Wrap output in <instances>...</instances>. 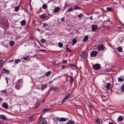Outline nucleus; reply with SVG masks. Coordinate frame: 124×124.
I'll list each match as a JSON object with an SVG mask.
<instances>
[{
  "mask_svg": "<svg viewBox=\"0 0 124 124\" xmlns=\"http://www.w3.org/2000/svg\"><path fill=\"white\" fill-rule=\"evenodd\" d=\"M23 83V80L22 79H19L17 83L15 85V88L17 90L20 89Z\"/></svg>",
  "mask_w": 124,
  "mask_h": 124,
  "instance_id": "f257e3e1",
  "label": "nucleus"
},
{
  "mask_svg": "<svg viewBox=\"0 0 124 124\" xmlns=\"http://www.w3.org/2000/svg\"><path fill=\"white\" fill-rule=\"evenodd\" d=\"M93 68L95 70H99L101 67L100 65L99 64H93L92 66Z\"/></svg>",
  "mask_w": 124,
  "mask_h": 124,
  "instance_id": "f03ea898",
  "label": "nucleus"
},
{
  "mask_svg": "<svg viewBox=\"0 0 124 124\" xmlns=\"http://www.w3.org/2000/svg\"><path fill=\"white\" fill-rule=\"evenodd\" d=\"M97 48L99 51L103 50L106 49L105 46L103 45H99L97 47Z\"/></svg>",
  "mask_w": 124,
  "mask_h": 124,
  "instance_id": "7ed1b4c3",
  "label": "nucleus"
},
{
  "mask_svg": "<svg viewBox=\"0 0 124 124\" xmlns=\"http://www.w3.org/2000/svg\"><path fill=\"white\" fill-rule=\"evenodd\" d=\"M98 52L97 51H92L91 52L90 54V56L92 57H95L97 55Z\"/></svg>",
  "mask_w": 124,
  "mask_h": 124,
  "instance_id": "20e7f679",
  "label": "nucleus"
},
{
  "mask_svg": "<svg viewBox=\"0 0 124 124\" xmlns=\"http://www.w3.org/2000/svg\"><path fill=\"white\" fill-rule=\"evenodd\" d=\"M12 93V90L11 88H9L8 90H6V95H9Z\"/></svg>",
  "mask_w": 124,
  "mask_h": 124,
  "instance_id": "39448f33",
  "label": "nucleus"
},
{
  "mask_svg": "<svg viewBox=\"0 0 124 124\" xmlns=\"http://www.w3.org/2000/svg\"><path fill=\"white\" fill-rule=\"evenodd\" d=\"M2 106L3 108L5 109H7L8 107L7 103L6 102H4L3 103Z\"/></svg>",
  "mask_w": 124,
  "mask_h": 124,
  "instance_id": "423d86ee",
  "label": "nucleus"
},
{
  "mask_svg": "<svg viewBox=\"0 0 124 124\" xmlns=\"http://www.w3.org/2000/svg\"><path fill=\"white\" fill-rule=\"evenodd\" d=\"M97 27L95 25H93L92 26V29L93 31H95L97 30Z\"/></svg>",
  "mask_w": 124,
  "mask_h": 124,
  "instance_id": "0eeeda50",
  "label": "nucleus"
},
{
  "mask_svg": "<svg viewBox=\"0 0 124 124\" xmlns=\"http://www.w3.org/2000/svg\"><path fill=\"white\" fill-rule=\"evenodd\" d=\"M39 16L41 19H44L45 18L47 17V16L46 14H44L40 15H39Z\"/></svg>",
  "mask_w": 124,
  "mask_h": 124,
  "instance_id": "6e6552de",
  "label": "nucleus"
},
{
  "mask_svg": "<svg viewBox=\"0 0 124 124\" xmlns=\"http://www.w3.org/2000/svg\"><path fill=\"white\" fill-rule=\"evenodd\" d=\"M46 121L44 119H41L39 122V124H46Z\"/></svg>",
  "mask_w": 124,
  "mask_h": 124,
  "instance_id": "1a4fd4ad",
  "label": "nucleus"
},
{
  "mask_svg": "<svg viewBox=\"0 0 124 124\" xmlns=\"http://www.w3.org/2000/svg\"><path fill=\"white\" fill-rule=\"evenodd\" d=\"M70 78V79H69V81L70 83L71 84H72L74 82V79L72 76H70L69 77Z\"/></svg>",
  "mask_w": 124,
  "mask_h": 124,
  "instance_id": "9d476101",
  "label": "nucleus"
},
{
  "mask_svg": "<svg viewBox=\"0 0 124 124\" xmlns=\"http://www.w3.org/2000/svg\"><path fill=\"white\" fill-rule=\"evenodd\" d=\"M2 72L3 73H9V71L5 69H3L2 70Z\"/></svg>",
  "mask_w": 124,
  "mask_h": 124,
  "instance_id": "9b49d317",
  "label": "nucleus"
},
{
  "mask_svg": "<svg viewBox=\"0 0 124 124\" xmlns=\"http://www.w3.org/2000/svg\"><path fill=\"white\" fill-rule=\"evenodd\" d=\"M59 120L60 122H65L67 121V119L66 118L62 117L59 119Z\"/></svg>",
  "mask_w": 124,
  "mask_h": 124,
  "instance_id": "f8f14e48",
  "label": "nucleus"
},
{
  "mask_svg": "<svg viewBox=\"0 0 124 124\" xmlns=\"http://www.w3.org/2000/svg\"><path fill=\"white\" fill-rule=\"evenodd\" d=\"M26 23V21L25 20H23L20 22V24L22 26H24Z\"/></svg>",
  "mask_w": 124,
  "mask_h": 124,
  "instance_id": "ddd939ff",
  "label": "nucleus"
},
{
  "mask_svg": "<svg viewBox=\"0 0 124 124\" xmlns=\"http://www.w3.org/2000/svg\"><path fill=\"white\" fill-rule=\"evenodd\" d=\"M123 120V117L121 116H118L117 119V120L119 122H121Z\"/></svg>",
  "mask_w": 124,
  "mask_h": 124,
  "instance_id": "4468645a",
  "label": "nucleus"
},
{
  "mask_svg": "<svg viewBox=\"0 0 124 124\" xmlns=\"http://www.w3.org/2000/svg\"><path fill=\"white\" fill-rule=\"evenodd\" d=\"M60 10V8L59 7H57L55 8L54 9L53 12L57 13Z\"/></svg>",
  "mask_w": 124,
  "mask_h": 124,
  "instance_id": "2eb2a0df",
  "label": "nucleus"
},
{
  "mask_svg": "<svg viewBox=\"0 0 124 124\" xmlns=\"http://www.w3.org/2000/svg\"><path fill=\"white\" fill-rule=\"evenodd\" d=\"M0 117L2 119L4 120H5L6 119V116L3 115H1L0 116Z\"/></svg>",
  "mask_w": 124,
  "mask_h": 124,
  "instance_id": "dca6fc26",
  "label": "nucleus"
},
{
  "mask_svg": "<svg viewBox=\"0 0 124 124\" xmlns=\"http://www.w3.org/2000/svg\"><path fill=\"white\" fill-rule=\"evenodd\" d=\"M79 55L82 58L84 57L85 55V52H82L80 53L79 54Z\"/></svg>",
  "mask_w": 124,
  "mask_h": 124,
  "instance_id": "f3484780",
  "label": "nucleus"
},
{
  "mask_svg": "<svg viewBox=\"0 0 124 124\" xmlns=\"http://www.w3.org/2000/svg\"><path fill=\"white\" fill-rule=\"evenodd\" d=\"M88 36L86 35L85 36L83 39V40L84 42H85L88 40Z\"/></svg>",
  "mask_w": 124,
  "mask_h": 124,
  "instance_id": "a211bd4d",
  "label": "nucleus"
},
{
  "mask_svg": "<svg viewBox=\"0 0 124 124\" xmlns=\"http://www.w3.org/2000/svg\"><path fill=\"white\" fill-rule=\"evenodd\" d=\"M118 81L119 82H121L124 81V79L120 77H118Z\"/></svg>",
  "mask_w": 124,
  "mask_h": 124,
  "instance_id": "6ab92c4d",
  "label": "nucleus"
},
{
  "mask_svg": "<svg viewBox=\"0 0 124 124\" xmlns=\"http://www.w3.org/2000/svg\"><path fill=\"white\" fill-rule=\"evenodd\" d=\"M47 86V85L46 84H45L42 85L41 87V89L42 90H43L46 88Z\"/></svg>",
  "mask_w": 124,
  "mask_h": 124,
  "instance_id": "aec40b11",
  "label": "nucleus"
},
{
  "mask_svg": "<svg viewBox=\"0 0 124 124\" xmlns=\"http://www.w3.org/2000/svg\"><path fill=\"white\" fill-rule=\"evenodd\" d=\"M42 8L44 9H46L47 8V4H44L42 6Z\"/></svg>",
  "mask_w": 124,
  "mask_h": 124,
  "instance_id": "412c9836",
  "label": "nucleus"
},
{
  "mask_svg": "<svg viewBox=\"0 0 124 124\" xmlns=\"http://www.w3.org/2000/svg\"><path fill=\"white\" fill-rule=\"evenodd\" d=\"M52 90L56 92H58L59 91V89L57 87H52Z\"/></svg>",
  "mask_w": 124,
  "mask_h": 124,
  "instance_id": "4be33fe9",
  "label": "nucleus"
},
{
  "mask_svg": "<svg viewBox=\"0 0 124 124\" xmlns=\"http://www.w3.org/2000/svg\"><path fill=\"white\" fill-rule=\"evenodd\" d=\"M5 62L3 60H1L0 61V66L2 67V66L3 64Z\"/></svg>",
  "mask_w": 124,
  "mask_h": 124,
  "instance_id": "5701e85b",
  "label": "nucleus"
},
{
  "mask_svg": "<svg viewBox=\"0 0 124 124\" xmlns=\"http://www.w3.org/2000/svg\"><path fill=\"white\" fill-rule=\"evenodd\" d=\"M14 8L15 9L14 11H16V12H17L20 9L19 7L18 6L17 7H15Z\"/></svg>",
  "mask_w": 124,
  "mask_h": 124,
  "instance_id": "b1692460",
  "label": "nucleus"
},
{
  "mask_svg": "<svg viewBox=\"0 0 124 124\" xmlns=\"http://www.w3.org/2000/svg\"><path fill=\"white\" fill-rule=\"evenodd\" d=\"M72 42H73L72 44L73 45H74L77 42V39H73Z\"/></svg>",
  "mask_w": 124,
  "mask_h": 124,
  "instance_id": "393cba45",
  "label": "nucleus"
},
{
  "mask_svg": "<svg viewBox=\"0 0 124 124\" xmlns=\"http://www.w3.org/2000/svg\"><path fill=\"white\" fill-rule=\"evenodd\" d=\"M107 11H112L113 10V9L111 8L108 7L107 8Z\"/></svg>",
  "mask_w": 124,
  "mask_h": 124,
  "instance_id": "a878e982",
  "label": "nucleus"
},
{
  "mask_svg": "<svg viewBox=\"0 0 124 124\" xmlns=\"http://www.w3.org/2000/svg\"><path fill=\"white\" fill-rule=\"evenodd\" d=\"M84 15L82 14H80L77 15V16L79 18H80L82 17Z\"/></svg>",
  "mask_w": 124,
  "mask_h": 124,
  "instance_id": "bb28decb",
  "label": "nucleus"
},
{
  "mask_svg": "<svg viewBox=\"0 0 124 124\" xmlns=\"http://www.w3.org/2000/svg\"><path fill=\"white\" fill-rule=\"evenodd\" d=\"M106 87L108 89H109L110 85V84L109 83H107L106 84Z\"/></svg>",
  "mask_w": 124,
  "mask_h": 124,
  "instance_id": "cd10ccee",
  "label": "nucleus"
},
{
  "mask_svg": "<svg viewBox=\"0 0 124 124\" xmlns=\"http://www.w3.org/2000/svg\"><path fill=\"white\" fill-rule=\"evenodd\" d=\"M66 124H74V122L73 121L71 120H70L68 122H67L66 123Z\"/></svg>",
  "mask_w": 124,
  "mask_h": 124,
  "instance_id": "c85d7f7f",
  "label": "nucleus"
},
{
  "mask_svg": "<svg viewBox=\"0 0 124 124\" xmlns=\"http://www.w3.org/2000/svg\"><path fill=\"white\" fill-rule=\"evenodd\" d=\"M6 90H1L0 91V92L3 93H4V95H6Z\"/></svg>",
  "mask_w": 124,
  "mask_h": 124,
  "instance_id": "c756f323",
  "label": "nucleus"
},
{
  "mask_svg": "<svg viewBox=\"0 0 124 124\" xmlns=\"http://www.w3.org/2000/svg\"><path fill=\"white\" fill-rule=\"evenodd\" d=\"M73 9L72 8H70L66 11V13H69V12L72 11L73 10Z\"/></svg>",
  "mask_w": 124,
  "mask_h": 124,
  "instance_id": "7c9ffc66",
  "label": "nucleus"
},
{
  "mask_svg": "<svg viewBox=\"0 0 124 124\" xmlns=\"http://www.w3.org/2000/svg\"><path fill=\"white\" fill-rule=\"evenodd\" d=\"M21 62V60L18 59V60H15V63H16V64H18L19 62Z\"/></svg>",
  "mask_w": 124,
  "mask_h": 124,
  "instance_id": "2f4dec72",
  "label": "nucleus"
},
{
  "mask_svg": "<svg viewBox=\"0 0 124 124\" xmlns=\"http://www.w3.org/2000/svg\"><path fill=\"white\" fill-rule=\"evenodd\" d=\"M70 97L69 94V93L67 95H66L65 97L64 98V100H66L69 97Z\"/></svg>",
  "mask_w": 124,
  "mask_h": 124,
  "instance_id": "473e14b6",
  "label": "nucleus"
},
{
  "mask_svg": "<svg viewBox=\"0 0 124 124\" xmlns=\"http://www.w3.org/2000/svg\"><path fill=\"white\" fill-rule=\"evenodd\" d=\"M58 46L59 47H62L63 46V44L62 43H59L58 44Z\"/></svg>",
  "mask_w": 124,
  "mask_h": 124,
  "instance_id": "72a5a7b5",
  "label": "nucleus"
},
{
  "mask_svg": "<svg viewBox=\"0 0 124 124\" xmlns=\"http://www.w3.org/2000/svg\"><path fill=\"white\" fill-rule=\"evenodd\" d=\"M40 41L42 43L44 44L46 42V40L44 39H42Z\"/></svg>",
  "mask_w": 124,
  "mask_h": 124,
  "instance_id": "f704fd0d",
  "label": "nucleus"
},
{
  "mask_svg": "<svg viewBox=\"0 0 124 124\" xmlns=\"http://www.w3.org/2000/svg\"><path fill=\"white\" fill-rule=\"evenodd\" d=\"M14 43L15 42L13 41H12L9 43L10 45L11 46H12L14 44Z\"/></svg>",
  "mask_w": 124,
  "mask_h": 124,
  "instance_id": "c9c22d12",
  "label": "nucleus"
},
{
  "mask_svg": "<svg viewBox=\"0 0 124 124\" xmlns=\"http://www.w3.org/2000/svg\"><path fill=\"white\" fill-rule=\"evenodd\" d=\"M73 9L76 10L79 9H80V8L79 7L77 6H76L73 8Z\"/></svg>",
  "mask_w": 124,
  "mask_h": 124,
  "instance_id": "e433bc0d",
  "label": "nucleus"
},
{
  "mask_svg": "<svg viewBox=\"0 0 124 124\" xmlns=\"http://www.w3.org/2000/svg\"><path fill=\"white\" fill-rule=\"evenodd\" d=\"M122 49L121 47H119L117 49L118 51L119 52H121L122 51Z\"/></svg>",
  "mask_w": 124,
  "mask_h": 124,
  "instance_id": "4c0bfd02",
  "label": "nucleus"
},
{
  "mask_svg": "<svg viewBox=\"0 0 124 124\" xmlns=\"http://www.w3.org/2000/svg\"><path fill=\"white\" fill-rule=\"evenodd\" d=\"M43 25L44 27H46L48 26V24L46 23H43Z\"/></svg>",
  "mask_w": 124,
  "mask_h": 124,
  "instance_id": "58836bf2",
  "label": "nucleus"
},
{
  "mask_svg": "<svg viewBox=\"0 0 124 124\" xmlns=\"http://www.w3.org/2000/svg\"><path fill=\"white\" fill-rule=\"evenodd\" d=\"M50 74V71H48L46 73L45 75L46 76H48Z\"/></svg>",
  "mask_w": 124,
  "mask_h": 124,
  "instance_id": "ea45409f",
  "label": "nucleus"
},
{
  "mask_svg": "<svg viewBox=\"0 0 124 124\" xmlns=\"http://www.w3.org/2000/svg\"><path fill=\"white\" fill-rule=\"evenodd\" d=\"M6 83L7 84H8V82H9L10 80L9 79V78H8L7 77H6Z\"/></svg>",
  "mask_w": 124,
  "mask_h": 124,
  "instance_id": "a19ab883",
  "label": "nucleus"
},
{
  "mask_svg": "<svg viewBox=\"0 0 124 124\" xmlns=\"http://www.w3.org/2000/svg\"><path fill=\"white\" fill-rule=\"evenodd\" d=\"M33 116H31L29 117V121H32V120Z\"/></svg>",
  "mask_w": 124,
  "mask_h": 124,
  "instance_id": "79ce46f5",
  "label": "nucleus"
},
{
  "mask_svg": "<svg viewBox=\"0 0 124 124\" xmlns=\"http://www.w3.org/2000/svg\"><path fill=\"white\" fill-rule=\"evenodd\" d=\"M111 70V69L110 68H107L105 69V70L106 71H109Z\"/></svg>",
  "mask_w": 124,
  "mask_h": 124,
  "instance_id": "37998d69",
  "label": "nucleus"
},
{
  "mask_svg": "<svg viewBox=\"0 0 124 124\" xmlns=\"http://www.w3.org/2000/svg\"><path fill=\"white\" fill-rule=\"evenodd\" d=\"M121 90L123 92H124V85H123L121 88Z\"/></svg>",
  "mask_w": 124,
  "mask_h": 124,
  "instance_id": "c03bdc74",
  "label": "nucleus"
},
{
  "mask_svg": "<svg viewBox=\"0 0 124 124\" xmlns=\"http://www.w3.org/2000/svg\"><path fill=\"white\" fill-rule=\"evenodd\" d=\"M29 24L26 25L25 26V28L26 29H28L29 27Z\"/></svg>",
  "mask_w": 124,
  "mask_h": 124,
  "instance_id": "a18cd8bd",
  "label": "nucleus"
},
{
  "mask_svg": "<svg viewBox=\"0 0 124 124\" xmlns=\"http://www.w3.org/2000/svg\"><path fill=\"white\" fill-rule=\"evenodd\" d=\"M48 109H46V108H44L42 110V111L43 112H45L47 110H48Z\"/></svg>",
  "mask_w": 124,
  "mask_h": 124,
  "instance_id": "49530a36",
  "label": "nucleus"
},
{
  "mask_svg": "<svg viewBox=\"0 0 124 124\" xmlns=\"http://www.w3.org/2000/svg\"><path fill=\"white\" fill-rule=\"evenodd\" d=\"M66 50L68 52H71L72 51V50L69 48H67Z\"/></svg>",
  "mask_w": 124,
  "mask_h": 124,
  "instance_id": "de8ad7c7",
  "label": "nucleus"
},
{
  "mask_svg": "<svg viewBox=\"0 0 124 124\" xmlns=\"http://www.w3.org/2000/svg\"><path fill=\"white\" fill-rule=\"evenodd\" d=\"M61 20L62 21V22H63L64 21V17H62L61 19Z\"/></svg>",
  "mask_w": 124,
  "mask_h": 124,
  "instance_id": "09e8293b",
  "label": "nucleus"
},
{
  "mask_svg": "<svg viewBox=\"0 0 124 124\" xmlns=\"http://www.w3.org/2000/svg\"><path fill=\"white\" fill-rule=\"evenodd\" d=\"M39 51H46V50H45L41 49L40 50H39Z\"/></svg>",
  "mask_w": 124,
  "mask_h": 124,
  "instance_id": "8fccbe9b",
  "label": "nucleus"
},
{
  "mask_svg": "<svg viewBox=\"0 0 124 124\" xmlns=\"http://www.w3.org/2000/svg\"><path fill=\"white\" fill-rule=\"evenodd\" d=\"M96 122L98 123H100L99 122V119L97 118V120L96 121Z\"/></svg>",
  "mask_w": 124,
  "mask_h": 124,
  "instance_id": "3c124183",
  "label": "nucleus"
},
{
  "mask_svg": "<svg viewBox=\"0 0 124 124\" xmlns=\"http://www.w3.org/2000/svg\"><path fill=\"white\" fill-rule=\"evenodd\" d=\"M3 99L1 98H0V103H1L2 102Z\"/></svg>",
  "mask_w": 124,
  "mask_h": 124,
  "instance_id": "603ef678",
  "label": "nucleus"
},
{
  "mask_svg": "<svg viewBox=\"0 0 124 124\" xmlns=\"http://www.w3.org/2000/svg\"><path fill=\"white\" fill-rule=\"evenodd\" d=\"M88 105L90 107V108H91V104L89 102L88 103Z\"/></svg>",
  "mask_w": 124,
  "mask_h": 124,
  "instance_id": "864d4df0",
  "label": "nucleus"
},
{
  "mask_svg": "<svg viewBox=\"0 0 124 124\" xmlns=\"http://www.w3.org/2000/svg\"><path fill=\"white\" fill-rule=\"evenodd\" d=\"M106 23L108 22L110 23H111V22L109 20H106Z\"/></svg>",
  "mask_w": 124,
  "mask_h": 124,
  "instance_id": "5fc2aeb1",
  "label": "nucleus"
},
{
  "mask_svg": "<svg viewBox=\"0 0 124 124\" xmlns=\"http://www.w3.org/2000/svg\"><path fill=\"white\" fill-rule=\"evenodd\" d=\"M36 22V20H33L32 21V23L33 24H34Z\"/></svg>",
  "mask_w": 124,
  "mask_h": 124,
  "instance_id": "6e6d98bb",
  "label": "nucleus"
},
{
  "mask_svg": "<svg viewBox=\"0 0 124 124\" xmlns=\"http://www.w3.org/2000/svg\"><path fill=\"white\" fill-rule=\"evenodd\" d=\"M30 39L31 40H33V38L32 37H31L30 38Z\"/></svg>",
  "mask_w": 124,
  "mask_h": 124,
  "instance_id": "4d7b16f0",
  "label": "nucleus"
},
{
  "mask_svg": "<svg viewBox=\"0 0 124 124\" xmlns=\"http://www.w3.org/2000/svg\"><path fill=\"white\" fill-rule=\"evenodd\" d=\"M25 107H23V108H24V112H27V110H26V109H25Z\"/></svg>",
  "mask_w": 124,
  "mask_h": 124,
  "instance_id": "13d9d810",
  "label": "nucleus"
},
{
  "mask_svg": "<svg viewBox=\"0 0 124 124\" xmlns=\"http://www.w3.org/2000/svg\"><path fill=\"white\" fill-rule=\"evenodd\" d=\"M14 61V60H10L9 62H13Z\"/></svg>",
  "mask_w": 124,
  "mask_h": 124,
  "instance_id": "bf43d9fd",
  "label": "nucleus"
},
{
  "mask_svg": "<svg viewBox=\"0 0 124 124\" xmlns=\"http://www.w3.org/2000/svg\"><path fill=\"white\" fill-rule=\"evenodd\" d=\"M57 62V61H55V64L57 65H59V63H57L56 62Z\"/></svg>",
  "mask_w": 124,
  "mask_h": 124,
  "instance_id": "052dcab7",
  "label": "nucleus"
},
{
  "mask_svg": "<svg viewBox=\"0 0 124 124\" xmlns=\"http://www.w3.org/2000/svg\"><path fill=\"white\" fill-rule=\"evenodd\" d=\"M65 100H64V99H63V100H62V103H64V101H65Z\"/></svg>",
  "mask_w": 124,
  "mask_h": 124,
  "instance_id": "680f3d73",
  "label": "nucleus"
},
{
  "mask_svg": "<svg viewBox=\"0 0 124 124\" xmlns=\"http://www.w3.org/2000/svg\"><path fill=\"white\" fill-rule=\"evenodd\" d=\"M27 59V57H25L24 58V60H26Z\"/></svg>",
  "mask_w": 124,
  "mask_h": 124,
  "instance_id": "e2e57ef3",
  "label": "nucleus"
},
{
  "mask_svg": "<svg viewBox=\"0 0 124 124\" xmlns=\"http://www.w3.org/2000/svg\"><path fill=\"white\" fill-rule=\"evenodd\" d=\"M63 63H65V61H66V60H63Z\"/></svg>",
  "mask_w": 124,
  "mask_h": 124,
  "instance_id": "0e129e2a",
  "label": "nucleus"
},
{
  "mask_svg": "<svg viewBox=\"0 0 124 124\" xmlns=\"http://www.w3.org/2000/svg\"><path fill=\"white\" fill-rule=\"evenodd\" d=\"M108 124H113L111 122H110Z\"/></svg>",
  "mask_w": 124,
  "mask_h": 124,
  "instance_id": "69168bd1",
  "label": "nucleus"
},
{
  "mask_svg": "<svg viewBox=\"0 0 124 124\" xmlns=\"http://www.w3.org/2000/svg\"><path fill=\"white\" fill-rule=\"evenodd\" d=\"M37 30L39 31H40V29H37Z\"/></svg>",
  "mask_w": 124,
  "mask_h": 124,
  "instance_id": "338daca9",
  "label": "nucleus"
},
{
  "mask_svg": "<svg viewBox=\"0 0 124 124\" xmlns=\"http://www.w3.org/2000/svg\"><path fill=\"white\" fill-rule=\"evenodd\" d=\"M91 20H92V17H90L89 18Z\"/></svg>",
  "mask_w": 124,
  "mask_h": 124,
  "instance_id": "774afa93",
  "label": "nucleus"
}]
</instances>
